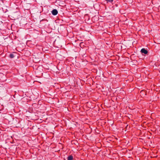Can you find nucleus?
I'll list each match as a JSON object with an SVG mask.
<instances>
[{
	"instance_id": "nucleus-1",
	"label": "nucleus",
	"mask_w": 160,
	"mask_h": 160,
	"mask_svg": "<svg viewBox=\"0 0 160 160\" xmlns=\"http://www.w3.org/2000/svg\"><path fill=\"white\" fill-rule=\"evenodd\" d=\"M52 13L53 15H56L58 14V11L56 9H54L52 11Z\"/></svg>"
},
{
	"instance_id": "nucleus-2",
	"label": "nucleus",
	"mask_w": 160,
	"mask_h": 160,
	"mask_svg": "<svg viewBox=\"0 0 160 160\" xmlns=\"http://www.w3.org/2000/svg\"><path fill=\"white\" fill-rule=\"evenodd\" d=\"M141 51L142 53H144L145 54H147L148 53V51L144 48L142 49Z\"/></svg>"
},
{
	"instance_id": "nucleus-3",
	"label": "nucleus",
	"mask_w": 160,
	"mask_h": 160,
	"mask_svg": "<svg viewBox=\"0 0 160 160\" xmlns=\"http://www.w3.org/2000/svg\"><path fill=\"white\" fill-rule=\"evenodd\" d=\"M68 160H72L73 159V157L72 155H70L68 157Z\"/></svg>"
},
{
	"instance_id": "nucleus-4",
	"label": "nucleus",
	"mask_w": 160,
	"mask_h": 160,
	"mask_svg": "<svg viewBox=\"0 0 160 160\" xmlns=\"http://www.w3.org/2000/svg\"><path fill=\"white\" fill-rule=\"evenodd\" d=\"M9 56L10 58H13L14 57V55L13 54H10Z\"/></svg>"
},
{
	"instance_id": "nucleus-5",
	"label": "nucleus",
	"mask_w": 160,
	"mask_h": 160,
	"mask_svg": "<svg viewBox=\"0 0 160 160\" xmlns=\"http://www.w3.org/2000/svg\"><path fill=\"white\" fill-rule=\"evenodd\" d=\"M106 1L108 2H112L113 0H106Z\"/></svg>"
}]
</instances>
